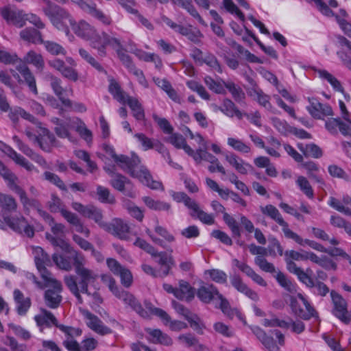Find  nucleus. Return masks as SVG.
<instances>
[{
	"label": "nucleus",
	"instance_id": "09e8293b",
	"mask_svg": "<svg viewBox=\"0 0 351 351\" xmlns=\"http://www.w3.org/2000/svg\"><path fill=\"white\" fill-rule=\"evenodd\" d=\"M204 83L208 88L217 94H225V86L223 83V80L215 81L210 76H206L204 77Z\"/></svg>",
	"mask_w": 351,
	"mask_h": 351
},
{
	"label": "nucleus",
	"instance_id": "cd10ccee",
	"mask_svg": "<svg viewBox=\"0 0 351 351\" xmlns=\"http://www.w3.org/2000/svg\"><path fill=\"white\" fill-rule=\"evenodd\" d=\"M21 38L32 43H43L42 34L34 28H25L20 32Z\"/></svg>",
	"mask_w": 351,
	"mask_h": 351
},
{
	"label": "nucleus",
	"instance_id": "338daca9",
	"mask_svg": "<svg viewBox=\"0 0 351 351\" xmlns=\"http://www.w3.org/2000/svg\"><path fill=\"white\" fill-rule=\"evenodd\" d=\"M263 324L265 327H280L282 328H289L290 324L285 320H280L273 316L271 319H264Z\"/></svg>",
	"mask_w": 351,
	"mask_h": 351
},
{
	"label": "nucleus",
	"instance_id": "5701e85b",
	"mask_svg": "<svg viewBox=\"0 0 351 351\" xmlns=\"http://www.w3.org/2000/svg\"><path fill=\"white\" fill-rule=\"evenodd\" d=\"M0 207L1 208V216L8 215V213L15 212L17 209L16 199L10 195L0 193Z\"/></svg>",
	"mask_w": 351,
	"mask_h": 351
},
{
	"label": "nucleus",
	"instance_id": "f8f14e48",
	"mask_svg": "<svg viewBox=\"0 0 351 351\" xmlns=\"http://www.w3.org/2000/svg\"><path fill=\"white\" fill-rule=\"evenodd\" d=\"M309 273L302 282L310 289L312 293L320 297H325L330 292L328 287L322 281L312 278Z\"/></svg>",
	"mask_w": 351,
	"mask_h": 351
},
{
	"label": "nucleus",
	"instance_id": "774afa93",
	"mask_svg": "<svg viewBox=\"0 0 351 351\" xmlns=\"http://www.w3.org/2000/svg\"><path fill=\"white\" fill-rule=\"evenodd\" d=\"M202 63H205L211 69L217 71L219 73H222V69L219 62L218 61L217 58L210 53H208L205 56Z\"/></svg>",
	"mask_w": 351,
	"mask_h": 351
},
{
	"label": "nucleus",
	"instance_id": "20e7f679",
	"mask_svg": "<svg viewBox=\"0 0 351 351\" xmlns=\"http://www.w3.org/2000/svg\"><path fill=\"white\" fill-rule=\"evenodd\" d=\"M330 293L333 305L332 313L343 323L348 324L351 322V314L348 311L346 300L334 290Z\"/></svg>",
	"mask_w": 351,
	"mask_h": 351
},
{
	"label": "nucleus",
	"instance_id": "0eeeda50",
	"mask_svg": "<svg viewBox=\"0 0 351 351\" xmlns=\"http://www.w3.org/2000/svg\"><path fill=\"white\" fill-rule=\"evenodd\" d=\"M74 33L79 37L86 40H95L97 38L96 30L89 23L81 20L77 23L73 19V23L69 24Z\"/></svg>",
	"mask_w": 351,
	"mask_h": 351
},
{
	"label": "nucleus",
	"instance_id": "4be33fe9",
	"mask_svg": "<svg viewBox=\"0 0 351 351\" xmlns=\"http://www.w3.org/2000/svg\"><path fill=\"white\" fill-rule=\"evenodd\" d=\"M14 299L16 304V311L19 315H25L31 306L29 298H25L23 293L19 289L13 292Z\"/></svg>",
	"mask_w": 351,
	"mask_h": 351
},
{
	"label": "nucleus",
	"instance_id": "79ce46f5",
	"mask_svg": "<svg viewBox=\"0 0 351 351\" xmlns=\"http://www.w3.org/2000/svg\"><path fill=\"white\" fill-rule=\"evenodd\" d=\"M84 217L92 219L102 228H104L107 223L102 220L103 215L101 210L93 205H88V209Z\"/></svg>",
	"mask_w": 351,
	"mask_h": 351
},
{
	"label": "nucleus",
	"instance_id": "f257e3e1",
	"mask_svg": "<svg viewBox=\"0 0 351 351\" xmlns=\"http://www.w3.org/2000/svg\"><path fill=\"white\" fill-rule=\"evenodd\" d=\"M44 5L42 10L51 24L58 30L66 35L70 34L69 24L73 23V18L64 8L50 0H43Z\"/></svg>",
	"mask_w": 351,
	"mask_h": 351
},
{
	"label": "nucleus",
	"instance_id": "e433bc0d",
	"mask_svg": "<svg viewBox=\"0 0 351 351\" xmlns=\"http://www.w3.org/2000/svg\"><path fill=\"white\" fill-rule=\"evenodd\" d=\"M225 87L229 90V92L231 93L233 99L239 104L243 103L244 99L245 98V94L244 91L242 90V88L235 84L232 82H223Z\"/></svg>",
	"mask_w": 351,
	"mask_h": 351
},
{
	"label": "nucleus",
	"instance_id": "9d476101",
	"mask_svg": "<svg viewBox=\"0 0 351 351\" xmlns=\"http://www.w3.org/2000/svg\"><path fill=\"white\" fill-rule=\"evenodd\" d=\"M62 290V286L58 280L54 281L53 289H49L45 291L44 300L46 305L51 308H56L62 302V297L60 293Z\"/></svg>",
	"mask_w": 351,
	"mask_h": 351
},
{
	"label": "nucleus",
	"instance_id": "680f3d73",
	"mask_svg": "<svg viewBox=\"0 0 351 351\" xmlns=\"http://www.w3.org/2000/svg\"><path fill=\"white\" fill-rule=\"evenodd\" d=\"M44 45L46 50L53 56L65 55L66 50L58 43L53 41H44L42 43Z\"/></svg>",
	"mask_w": 351,
	"mask_h": 351
},
{
	"label": "nucleus",
	"instance_id": "49530a36",
	"mask_svg": "<svg viewBox=\"0 0 351 351\" xmlns=\"http://www.w3.org/2000/svg\"><path fill=\"white\" fill-rule=\"evenodd\" d=\"M317 73L321 78L327 80L330 84L335 90L343 93V88L335 76L326 70H318Z\"/></svg>",
	"mask_w": 351,
	"mask_h": 351
},
{
	"label": "nucleus",
	"instance_id": "c03bdc74",
	"mask_svg": "<svg viewBox=\"0 0 351 351\" xmlns=\"http://www.w3.org/2000/svg\"><path fill=\"white\" fill-rule=\"evenodd\" d=\"M104 150L106 152L111 156V157L114 159V162H117L120 168L121 169V165L128 166L130 161L132 160V156L131 158L125 156V155H117L113 147L110 145H105Z\"/></svg>",
	"mask_w": 351,
	"mask_h": 351
},
{
	"label": "nucleus",
	"instance_id": "ddd939ff",
	"mask_svg": "<svg viewBox=\"0 0 351 351\" xmlns=\"http://www.w3.org/2000/svg\"><path fill=\"white\" fill-rule=\"evenodd\" d=\"M119 299L121 300L126 305H128L143 318H149V314L147 311L144 309L140 302L130 293L123 291L119 295Z\"/></svg>",
	"mask_w": 351,
	"mask_h": 351
},
{
	"label": "nucleus",
	"instance_id": "423d86ee",
	"mask_svg": "<svg viewBox=\"0 0 351 351\" xmlns=\"http://www.w3.org/2000/svg\"><path fill=\"white\" fill-rule=\"evenodd\" d=\"M107 265L110 270L117 276H119L122 285L126 288L130 287L133 282V276L131 271L123 267L117 260L108 258Z\"/></svg>",
	"mask_w": 351,
	"mask_h": 351
},
{
	"label": "nucleus",
	"instance_id": "b1692460",
	"mask_svg": "<svg viewBox=\"0 0 351 351\" xmlns=\"http://www.w3.org/2000/svg\"><path fill=\"white\" fill-rule=\"evenodd\" d=\"M13 191L19 195L25 210L33 208L37 210L41 207L39 201L34 198H29L26 192L21 186H15V189Z\"/></svg>",
	"mask_w": 351,
	"mask_h": 351
},
{
	"label": "nucleus",
	"instance_id": "72a5a7b5",
	"mask_svg": "<svg viewBox=\"0 0 351 351\" xmlns=\"http://www.w3.org/2000/svg\"><path fill=\"white\" fill-rule=\"evenodd\" d=\"M142 199L145 204L152 210L156 211H169L171 209V205L167 202L155 200L149 196H145Z\"/></svg>",
	"mask_w": 351,
	"mask_h": 351
},
{
	"label": "nucleus",
	"instance_id": "c756f323",
	"mask_svg": "<svg viewBox=\"0 0 351 351\" xmlns=\"http://www.w3.org/2000/svg\"><path fill=\"white\" fill-rule=\"evenodd\" d=\"M34 261L36 267H41L43 265L51 266L52 262L49 254L40 247L34 248Z\"/></svg>",
	"mask_w": 351,
	"mask_h": 351
},
{
	"label": "nucleus",
	"instance_id": "bb28decb",
	"mask_svg": "<svg viewBox=\"0 0 351 351\" xmlns=\"http://www.w3.org/2000/svg\"><path fill=\"white\" fill-rule=\"evenodd\" d=\"M42 314L37 315L35 316L34 319L38 326L46 325L48 327L51 326V324H53L58 328L59 325L58 320L52 313L48 311L46 309H41Z\"/></svg>",
	"mask_w": 351,
	"mask_h": 351
},
{
	"label": "nucleus",
	"instance_id": "412c9836",
	"mask_svg": "<svg viewBox=\"0 0 351 351\" xmlns=\"http://www.w3.org/2000/svg\"><path fill=\"white\" fill-rule=\"evenodd\" d=\"M75 252L78 253L71 248L69 256H64L62 254L54 253L52 255L53 261L59 269L65 271H71L73 268V265H74L73 256Z\"/></svg>",
	"mask_w": 351,
	"mask_h": 351
},
{
	"label": "nucleus",
	"instance_id": "473e14b6",
	"mask_svg": "<svg viewBox=\"0 0 351 351\" xmlns=\"http://www.w3.org/2000/svg\"><path fill=\"white\" fill-rule=\"evenodd\" d=\"M285 262L287 263V270L296 275L298 280L302 282L304 279L307 276L309 273H312L311 269H307L304 271L302 268L297 266V265L290 258L285 256Z\"/></svg>",
	"mask_w": 351,
	"mask_h": 351
},
{
	"label": "nucleus",
	"instance_id": "2f4dec72",
	"mask_svg": "<svg viewBox=\"0 0 351 351\" xmlns=\"http://www.w3.org/2000/svg\"><path fill=\"white\" fill-rule=\"evenodd\" d=\"M260 209L263 215L275 221L280 226L285 223V221L283 219L279 210L274 206L268 204L265 206H261Z\"/></svg>",
	"mask_w": 351,
	"mask_h": 351
},
{
	"label": "nucleus",
	"instance_id": "3c124183",
	"mask_svg": "<svg viewBox=\"0 0 351 351\" xmlns=\"http://www.w3.org/2000/svg\"><path fill=\"white\" fill-rule=\"evenodd\" d=\"M47 206L51 213H62L65 210L64 204L56 194H51V199L47 202Z\"/></svg>",
	"mask_w": 351,
	"mask_h": 351
},
{
	"label": "nucleus",
	"instance_id": "6e6552de",
	"mask_svg": "<svg viewBox=\"0 0 351 351\" xmlns=\"http://www.w3.org/2000/svg\"><path fill=\"white\" fill-rule=\"evenodd\" d=\"M104 229L121 240L129 239L130 227L121 219H115L110 223H106Z\"/></svg>",
	"mask_w": 351,
	"mask_h": 351
},
{
	"label": "nucleus",
	"instance_id": "6e6d98bb",
	"mask_svg": "<svg viewBox=\"0 0 351 351\" xmlns=\"http://www.w3.org/2000/svg\"><path fill=\"white\" fill-rule=\"evenodd\" d=\"M170 195L177 202H183L184 205L190 210L195 204V201L189 197L184 192L170 191Z\"/></svg>",
	"mask_w": 351,
	"mask_h": 351
},
{
	"label": "nucleus",
	"instance_id": "a878e982",
	"mask_svg": "<svg viewBox=\"0 0 351 351\" xmlns=\"http://www.w3.org/2000/svg\"><path fill=\"white\" fill-rule=\"evenodd\" d=\"M189 215L191 217L198 219L205 224L211 225L215 222L213 216L202 210L196 202L190 209Z\"/></svg>",
	"mask_w": 351,
	"mask_h": 351
},
{
	"label": "nucleus",
	"instance_id": "864d4df0",
	"mask_svg": "<svg viewBox=\"0 0 351 351\" xmlns=\"http://www.w3.org/2000/svg\"><path fill=\"white\" fill-rule=\"evenodd\" d=\"M168 251L169 252V254H168L167 252H157L155 256L152 257L158 258L156 262L162 267L167 265H169V263H175L174 259L171 254L173 252V250L170 249L168 250Z\"/></svg>",
	"mask_w": 351,
	"mask_h": 351
},
{
	"label": "nucleus",
	"instance_id": "f3484780",
	"mask_svg": "<svg viewBox=\"0 0 351 351\" xmlns=\"http://www.w3.org/2000/svg\"><path fill=\"white\" fill-rule=\"evenodd\" d=\"M46 77L50 81V85L53 93L58 97L62 104L66 107H71L72 101L63 97V94L66 90L61 85L62 80L51 73L47 74Z\"/></svg>",
	"mask_w": 351,
	"mask_h": 351
},
{
	"label": "nucleus",
	"instance_id": "6ab92c4d",
	"mask_svg": "<svg viewBox=\"0 0 351 351\" xmlns=\"http://www.w3.org/2000/svg\"><path fill=\"white\" fill-rule=\"evenodd\" d=\"M195 295V289L188 282L184 280L179 281V287L177 288L176 293V298L180 300L191 302L194 299Z\"/></svg>",
	"mask_w": 351,
	"mask_h": 351
},
{
	"label": "nucleus",
	"instance_id": "7ed1b4c3",
	"mask_svg": "<svg viewBox=\"0 0 351 351\" xmlns=\"http://www.w3.org/2000/svg\"><path fill=\"white\" fill-rule=\"evenodd\" d=\"M75 271L79 277L77 282L80 293L92 297L93 293L88 290V285L97 279V274L93 271L84 267L86 260L81 253H74L73 256Z\"/></svg>",
	"mask_w": 351,
	"mask_h": 351
},
{
	"label": "nucleus",
	"instance_id": "603ef678",
	"mask_svg": "<svg viewBox=\"0 0 351 351\" xmlns=\"http://www.w3.org/2000/svg\"><path fill=\"white\" fill-rule=\"evenodd\" d=\"M101 281L105 283L110 291L118 298L119 295H121V292L124 290L120 289L116 284L115 280L108 274H104L101 276Z\"/></svg>",
	"mask_w": 351,
	"mask_h": 351
},
{
	"label": "nucleus",
	"instance_id": "1a4fd4ad",
	"mask_svg": "<svg viewBox=\"0 0 351 351\" xmlns=\"http://www.w3.org/2000/svg\"><path fill=\"white\" fill-rule=\"evenodd\" d=\"M0 13L8 23H11L18 27L21 28L25 25V14L23 10L5 7L0 10Z\"/></svg>",
	"mask_w": 351,
	"mask_h": 351
},
{
	"label": "nucleus",
	"instance_id": "0e129e2a",
	"mask_svg": "<svg viewBox=\"0 0 351 351\" xmlns=\"http://www.w3.org/2000/svg\"><path fill=\"white\" fill-rule=\"evenodd\" d=\"M274 277L278 284L285 290L289 292H292L294 290V286L292 282L280 271H278Z\"/></svg>",
	"mask_w": 351,
	"mask_h": 351
},
{
	"label": "nucleus",
	"instance_id": "a18cd8bd",
	"mask_svg": "<svg viewBox=\"0 0 351 351\" xmlns=\"http://www.w3.org/2000/svg\"><path fill=\"white\" fill-rule=\"evenodd\" d=\"M250 95L254 97L258 103L266 109L270 110L271 108L269 96L265 94L262 90L254 88L250 92Z\"/></svg>",
	"mask_w": 351,
	"mask_h": 351
},
{
	"label": "nucleus",
	"instance_id": "393cba45",
	"mask_svg": "<svg viewBox=\"0 0 351 351\" xmlns=\"http://www.w3.org/2000/svg\"><path fill=\"white\" fill-rule=\"evenodd\" d=\"M16 69L22 75L29 89L34 93L37 94L38 90L35 77L27 66L25 64L21 62L16 66Z\"/></svg>",
	"mask_w": 351,
	"mask_h": 351
},
{
	"label": "nucleus",
	"instance_id": "aec40b11",
	"mask_svg": "<svg viewBox=\"0 0 351 351\" xmlns=\"http://www.w3.org/2000/svg\"><path fill=\"white\" fill-rule=\"evenodd\" d=\"M231 285L239 292L245 294L254 301L258 300V294L250 289L246 284H245L241 277L238 275H234L230 278Z\"/></svg>",
	"mask_w": 351,
	"mask_h": 351
},
{
	"label": "nucleus",
	"instance_id": "de8ad7c7",
	"mask_svg": "<svg viewBox=\"0 0 351 351\" xmlns=\"http://www.w3.org/2000/svg\"><path fill=\"white\" fill-rule=\"evenodd\" d=\"M245 31L246 34L250 36L255 42L256 43L261 47V49L268 56H271V58L274 59L278 58V54L276 51L272 47H266L265 46L260 40L259 39L255 36V34L250 30L247 27L244 26Z\"/></svg>",
	"mask_w": 351,
	"mask_h": 351
},
{
	"label": "nucleus",
	"instance_id": "2eb2a0df",
	"mask_svg": "<svg viewBox=\"0 0 351 351\" xmlns=\"http://www.w3.org/2000/svg\"><path fill=\"white\" fill-rule=\"evenodd\" d=\"M36 143L45 152H50L51 147L57 146L56 139L54 135L45 128H40V133L36 138Z\"/></svg>",
	"mask_w": 351,
	"mask_h": 351
},
{
	"label": "nucleus",
	"instance_id": "dca6fc26",
	"mask_svg": "<svg viewBox=\"0 0 351 351\" xmlns=\"http://www.w3.org/2000/svg\"><path fill=\"white\" fill-rule=\"evenodd\" d=\"M253 334L269 351H280L279 346L271 336L258 326H250Z\"/></svg>",
	"mask_w": 351,
	"mask_h": 351
},
{
	"label": "nucleus",
	"instance_id": "39448f33",
	"mask_svg": "<svg viewBox=\"0 0 351 351\" xmlns=\"http://www.w3.org/2000/svg\"><path fill=\"white\" fill-rule=\"evenodd\" d=\"M91 46L97 50L98 54L101 57L106 55V47L107 46H110L116 49L117 52L122 47L121 41L118 38L106 32H103L101 36H97V39L91 42Z\"/></svg>",
	"mask_w": 351,
	"mask_h": 351
},
{
	"label": "nucleus",
	"instance_id": "f704fd0d",
	"mask_svg": "<svg viewBox=\"0 0 351 351\" xmlns=\"http://www.w3.org/2000/svg\"><path fill=\"white\" fill-rule=\"evenodd\" d=\"M64 282L69 291L77 298L78 303L82 304L83 300L77 285L76 277L73 275H66L64 278Z\"/></svg>",
	"mask_w": 351,
	"mask_h": 351
},
{
	"label": "nucleus",
	"instance_id": "8fccbe9b",
	"mask_svg": "<svg viewBox=\"0 0 351 351\" xmlns=\"http://www.w3.org/2000/svg\"><path fill=\"white\" fill-rule=\"evenodd\" d=\"M110 183L114 189L123 192L125 185L130 184V181L121 173H117L111 178Z\"/></svg>",
	"mask_w": 351,
	"mask_h": 351
},
{
	"label": "nucleus",
	"instance_id": "9b49d317",
	"mask_svg": "<svg viewBox=\"0 0 351 351\" xmlns=\"http://www.w3.org/2000/svg\"><path fill=\"white\" fill-rule=\"evenodd\" d=\"M76 3L84 12L90 14L93 17L97 19L104 25H110L111 23V19L103 13L102 11L97 9L96 5L94 3L90 4L84 0H72Z\"/></svg>",
	"mask_w": 351,
	"mask_h": 351
},
{
	"label": "nucleus",
	"instance_id": "37998d69",
	"mask_svg": "<svg viewBox=\"0 0 351 351\" xmlns=\"http://www.w3.org/2000/svg\"><path fill=\"white\" fill-rule=\"evenodd\" d=\"M97 195L98 200L101 203L113 204L116 202L114 196L111 194L110 190L100 185L97 186Z\"/></svg>",
	"mask_w": 351,
	"mask_h": 351
},
{
	"label": "nucleus",
	"instance_id": "ea45409f",
	"mask_svg": "<svg viewBox=\"0 0 351 351\" xmlns=\"http://www.w3.org/2000/svg\"><path fill=\"white\" fill-rule=\"evenodd\" d=\"M147 332L153 338L156 339L153 341L154 343H160L165 346H171L173 343L172 339L159 329H148Z\"/></svg>",
	"mask_w": 351,
	"mask_h": 351
},
{
	"label": "nucleus",
	"instance_id": "4c0bfd02",
	"mask_svg": "<svg viewBox=\"0 0 351 351\" xmlns=\"http://www.w3.org/2000/svg\"><path fill=\"white\" fill-rule=\"evenodd\" d=\"M127 104L133 112V116L136 120L145 119L144 110L137 99L128 96Z\"/></svg>",
	"mask_w": 351,
	"mask_h": 351
},
{
	"label": "nucleus",
	"instance_id": "bf43d9fd",
	"mask_svg": "<svg viewBox=\"0 0 351 351\" xmlns=\"http://www.w3.org/2000/svg\"><path fill=\"white\" fill-rule=\"evenodd\" d=\"M44 177L45 180L56 185L60 190L67 191L66 186L65 185L63 180L58 175L49 171H45L44 173Z\"/></svg>",
	"mask_w": 351,
	"mask_h": 351
},
{
	"label": "nucleus",
	"instance_id": "052dcab7",
	"mask_svg": "<svg viewBox=\"0 0 351 351\" xmlns=\"http://www.w3.org/2000/svg\"><path fill=\"white\" fill-rule=\"evenodd\" d=\"M14 141L17 143L19 149L26 156L31 158L32 160L40 159L43 158L38 154H36L28 145L23 143L16 136H14Z\"/></svg>",
	"mask_w": 351,
	"mask_h": 351
},
{
	"label": "nucleus",
	"instance_id": "7c9ffc66",
	"mask_svg": "<svg viewBox=\"0 0 351 351\" xmlns=\"http://www.w3.org/2000/svg\"><path fill=\"white\" fill-rule=\"evenodd\" d=\"M0 175L7 182L8 186L12 191L15 189V186H19L16 184V181L18 180L17 177L1 160Z\"/></svg>",
	"mask_w": 351,
	"mask_h": 351
},
{
	"label": "nucleus",
	"instance_id": "f03ea898",
	"mask_svg": "<svg viewBox=\"0 0 351 351\" xmlns=\"http://www.w3.org/2000/svg\"><path fill=\"white\" fill-rule=\"evenodd\" d=\"M141 159L136 155H132V160L128 166L121 165V169L127 172L132 178H138L141 182L153 190L160 189L164 191L162 183L153 180L149 170L145 166H141L139 170L136 168L140 164Z\"/></svg>",
	"mask_w": 351,
	"mask_h": 351
},
{
	"label": "nucleus",
	"instance_id": "c9c22d12",
	"mask_svg": "<svg viewBox=\"0 0 351 351\" xmlns=\"http://www.w3.org/2000/svg\"><path fill=\"white\" fill-rule=\"evenodd\" d=\"M24 62L27 64H33L37 69L42 71L45 66V62L41 54L34 51H29L23 58Z\"/></svg>",
	"mask_w": 351,
	"mask_h": 351
},
{
	"label": "nucleus",
	"instance_id": "4d7b16f0",
	"mask_svg": "<svg viewBox=\"0 0 351 351\" xmlns=\"http://www.w3.org/2000/svg\"><path fill=\"white\" fill-rule=\"evenodd\" d=\"M223 219L226 223L230 228L232 237L235 238H239L241 237V231L236 220L227 213H224Z\"/></svg>",
	"mask_w": 351,
	"mask_h": 351
},
{
	"label": "nucleus",
	"instance_id": "a19ab883",
	"mask_svg": "<svg viewBox=\"0 0 351 351\" xmlns=\"http://www.w3.org/2000/svg\"><path fill=\"white\" fill-rule=\"evenodd\" d=\"M220 300L219 308L221 311L230 318H233L234 315L240 316L241 313L237 308H232L230 303L226 298L220 293L217 297Z\"/></svg>",
	"mask_w": 351,
	"mask_h": 351
},
{
	"label": "nucleus",
	"instance_id": "5fc2aeb1",
	"mask_svg": "<svg viewBox=\"0 0 351 351\" xmlns=\"http://www.w3.org/2000/svg\"><path fill=\"white\" fill-rule=\"evenodd\" d=\"M296 183L299 186L300 189L310 199H313L314 197L313 190L308 181V180L304 176H298L296 180Z\"/></svg>",
	"mask_w": 351,
	"mask_h": 351
},
{
	"label": "nucleus",
	"instance_id": "c85d7f7f",
	"mask_svg": "<svg viewBox=\"0 0 351 351\" xmlns=\"http://www.w3.org/2000/svg\"><path fill=\"white\" fill-rule=\"evenodd\" d=\"M219 110L230 117H233L234 115L239 119H241L243 117V113L230 99H223L222 106L219 108Z\"/></svg>",
	"mask_w": 351,
	"mask_h": 351
},
{
	"label": "nucleus",
	"instance_id": "4468645a",
	"mask_svg": "<svg viewBox=\"0 0 351 351\" xmlns=\"http://www.w3.org/2000/svg\"><path fill=\"white\" fill-rule=\"evenodd\" d=\"M82 313L87 319V326L95 332L101 335H107L112 332L108 327L104 325L102 321L88 310H83Z\"/></svg>",
	"mask_w": 351,
	"mask_h": 351
},
{
	"label": "nucleus",
	"instance_id": "13d9d810",
	"mask_svg": "<svg viewBox=\"0 0 351 351\" xmlns=\"http://www.w3.org/2000/svg\"><path fill=\"white\" fill-rule=\"evenodd\" d=\"M254 263L259 268L268 273L274 274L277 273L275 266L274 264L268 262L264 257L258 256L254 259Z\"/></svg>",
	"mask_w": 351,
	"mask_h": 351
},
{
	"label": "nucleus",
	"instance_id": "a211bd4d",
	"mask_svg": "<svg viewBox=\"0 0 351 351\" xmlns=\"http://www.w3.org/2000/svg\"><path fill=\"white\" fill-rule=\"evenodd\" d=\"M195 293L199 300L206 304L210 303L219 293L217 288L213 285H202Z\"/></svg>",
	"mask_w": 351,
	"mask_h": 351
},
{
	"label": "nucleus",
	"instance_id": "e2e57ef3",
	"mask_svg": "<svg viewBox=\"0 0 351 351\" xmlns=\"http://www.w3.org/2000/svg\"><path fill=\"white\" fill-rule=\"evenodd\" d=\"M308 99L310 103V106H307V110L308 112L315 119H321L320 110L322 104H321L316 98L314 97H309Z\"/></svg>",
	"mask_w": 351,
	"mask_h": 351
},
{
	"label": "nucleus",
	"instance_id": "58836bf2",
	"mask_svg": "<svg viewBox=\"0 0 351 351\" xmlns=\"http://www.w3.org/2000/svg\"><path fill=\"white\" fill-rule=\"evenodd\" d=\"M173 3L178 4L182 8L185 9L193 17L196 19L199 23L206 26V23L192 4L191 0H176L173 1Z\"/></svg>",
	"mask_w": 351,
	"mask_h": 351
},
{
	"label": "nucleus",
	"instance_id": "69168bd1",
	"mask_svg": "<svg viewBox=\"0 0 351 351\" xmlns=\"http://www.w3.org/2000/svg\"><path fill=\"white\" fill-rule=\"evenodd\" d=\"M228 145L236 151L242 153H249L251 149L250 146L244 143L242 141L234 138H228Z\"/></svg>",
	"mask_w": 351,
	"mask_h": 351
}]
</instances>
